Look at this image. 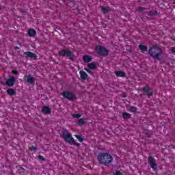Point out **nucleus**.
<instances>
[{
    "mask_svg": "<svg viewBox=\"0 0 175 175\" xmlns=\"http://www.w3.org/2000/svg\"><path fill=\"white\" fill-rule=\"evenodd\" d=\"M62 139H63L65 143H68L70 146H79V144L75 141V139L72 136V134L68 131V130H63L62 133L60 134Z\"/></svg>",
    "mask_w": 175,
    "mask_h": 175,
    "instance_id": "obj_1",
    "label": "nucleus"
},
{
    "mask_svg": "<svg viewBox=\"0 0 175 175\" xmlns=\"http://www.w3.org/2000/svg\"><path fill=\"white\" fill-rule=\"evenodd\" d=\"M149 55L154 59H159V57L162 55V49L158 46H152L149 49Z\"/></svg>",
    "mask_w": 175,
    "mask_h": 175,
    "instance_id": "obj_2",
    "label": "nucleus"
},
{
    "mask_svg": "<svg viewBox=\"0 0 175 175\" xmlns=\"http://www.w3.org/2000/svg\"><path fill=\"white\" fill-rule=\"evenodd\" d=\"M98 161L100 163L107 165L113 162V157L108 153H101L98 155Z\"/></svg>",
    "mask_w": 175,
    "mask_h": 175,
    "instance_id": "obj_3",
    "label": "nucleus"
},
{
    "mask_svg": "<svg viewBox=\"0 0 175 175\" xmlns=\"http://www.w3.org/2000/svg\"><path fill=\"white\" fill-rule=\"evenodd\" d=\"M62 95L64 98H66V99H68V100H75V99H76V95L70 92H63Z\"/></svg>",
    "mask_w": 175,
    "mask_h": 175,
    "instance_id": "obj_4",
    "label": "nucleus"
},
{
    "mask_svg": "<svg viewBox=\"0 0 175 175\" xmlns=\"http://www.w3.org/2000/svg\"><path fill=\"white\" fill-rule=\"evenodd\" d=\"M59 55H61L62 57H65V55H66V57H70V59H73L75 58V55H72V52L70 51H66V50L61 51L59 52Z\"/></svg>",
    "mask_w": 175,
    "mask_h": 175,
    "instance_id": "obj_5",
    "label": "nucleus"
},
{
    "mask_svg": "<svg viewBox=\"0 0 175 175\" xmlns=\"http://www.w3.org/2000/svg\"><path fill=\"white\" fill-rule=\"evenodd\" d=\"M148 160L150 165V167H152V169H153L154 172H157V170H158V168L157 167V163H155V159L152 158V156H150Z\"/></svg>",
    "mask_w": 175,
    "mask_h": 175,
    "instance_id": "obj_6",
    "label": "nucleus"
},
{
    "mask_svg": "<svg viewBox=\"0 0 175 175\" xmlns=\"http://www.w3.org/2000/svg\"><path fill=\"white\" fill-rule=\"evenodd\" d=\"M96 53H98V54H100V55H107V54L109 53L106 49L100 46H98L96 47Z\"/></svg>",
    "mask_w": 175,
    "mask_h": 175,
    "instance_id": "obj_7",
    "label": "nucleus"
},
{
    "mask_svg": "<svg viewBox=\"0 0 175 175\" xmlns=\"http://www.w3.org/2000/svg\"><path fill=\"white\" fill-rule=\"evenodd\" d=\"M15 83H16V79H14V77H12L11 78H10L5 81V84L8 87H13Z\"/></svg>",
    "mask_w": 175,
    "mask_h": 175,
    "instance_id": "obj_8",
    "label": "nucleus"
},
{
    "mask_svg": "<svg viewBox=\"0 0 175 175\" xmlns=\"http://www.w3.org/2000/svg\"><path fill=\"white\" fill-rule=\"evenodd\" d=\"M25 80L29 84H33L35 83V78L31 75H25Z\"/></svg>",
    "mask_w": 175,
    "mask_h": 175,
    "instance_id": "obj_9",
    "label": "nucleus"
},
{
    "mask_svg": "<svg viewBox=\"0 0 175 175\" xmlns=\"http://www.w3.org/2000/svg\"><path fill=\"white\" fill-rule=\"evenodd\" d=\"M143 91L149 98L150 96H152V90L150 88H144Z\"/></svg>",
    "mask_w": 175,
    "mask_h": 175,
    "instance_id": "obj_10",
    "label": "nucleus"
},
{
    "mask_svg": "<svg viewBox=\"0 0 175 175\" xmlns=\"http://www.w3.org/2000/svg\"><path fill=\"white\" fill-rule=\"evenodd\" d=\"M24 54L25 55H26V57H29V58H34V59L38 58V55H36V54L32 52L27 51V52H25Z\"/></svg>",
    "mask_w": 175,
    "mask_h": 175,
    "instance_id": "obj_11",
    "label": "nucleus"
},
{
    "mask_svg": "<svg viewBox=\"0 0 175 175\" xmlns=\"http://www.w3.org/2000/svg\"><path fill=\"white\" fill-rule=\"evenodd\" d=\"M42 111L44 114H50L51 113V109L47 106L42 107Z\"/></svg>",
    "mask_w": 175,
    "mask_h": 175,
    "instance_id": "obj_12",
    "label": "nucleus"
},
{
    "mask_svg": "<svg viewBox=\"0 0 175 175\" xmlns=\"http://www.w3.org/2000/svg\"><path fill=\"white\" fill-rule=\"evenodd\" d=\"M79 75L82 80H87V77H88V75H87V72H85L84 70H81L79 72Z\"/></svg>",
    "mask_w": 175,
    "mask_h": 175,
    "instance_id": "obj_13",
    "label": "nucleus"
},
{
    "mask_svg": "<svg viewBox=\"0 0 175 175\" xmlns=\"http://www.w3.org/2000/svg\"><path fill=\"white\" fill-rule=\"evenodd\" d=\"M83 60L84 61V62H86L88 64V62H91V61H92V57L88 55H85L83 57Z\"/></svg>",
    "mask_w": 175,
    "mask_h": 175,
    "instance_id": "obj_14",
    "label": "nucleus"
},
{
    "mask_svg": "<svg viewBox=\"0 0 175 175\" xmlns=\"http://www.w3.org/2000/svg\"><path fill=\"white\" fill-rule=\"evenodd\" d=\"M88 68L89 69H92V70L96 69V64L94 62L89 63V64H88Z\"/></svg>",
    "mask_w": 175,
    "mask_h": 175,
    "instance_id": "obj_15",
    "label": "nucleus"
},
{
    "mask_svg": "<svg viewBox=\"0 0 175 175\" xmlns=\"http://www.w3.org/2000/svg\"><path fill=\"white\" fill-rule=\"evenodd\" d=\"M115 73L118 77H125V72L122 71H116Z\"/></svg>",
    "mask_w": 175,
    "mask_h": 175,
    "instance_id": "obj_16",
    "label": "nucleus"
},
{
    "mask_svg": "<svg viewBox=\"0 0 175 175\" xmlns=\"http://www.w3.org/2000/svg\"><path fill=\"white\" fill-rule=\"evenodd\" d=\"M28 35L29 36L33 37L35 35H36V31L33 29H29L28 31Z\"/></svg>",
    "mask_w": 175,
    "mask_h": 175,
    "instance_id": "obj_17",
    "label": "nucleus"
},
{
    "mask_svg": "<svg viewBox=\"0 0 175 175\" xmlns=\"http://www.w3.org/2000/svg\"><path fill=\"white\" fill-rule=\"evenodd\" d=\"M122 116H123V118H124L125 120H128V118H131V113L127 112L123 113Z\"/></svg>",
    "mask_w": 175,
    "mask_h": 175,
    "instance_id": "obj_18",
    "label": "nucleus"
},
{
    "mask_svg": "<svg viewBox=\"0 0 175 175\" xmlns=\"http://www.w3.org/2000/svg\"><path fill=\"white\" fill-rule=\"evenodd\" d=\"M85 118H81L78 121V124L79 125H80V126H81V125H84V124H85Z\"/></svg>",
    "mask_w": 175,
    "mask_h": 175,
    "instance_id": "obj_19",
    "label": "nucleus"
},
{
    "mask_svg": "<svg viewBox=\"0 0 175 175\" xmlns=\"http://www.w3.org/2000/svg\"><path fill=\"white\" fill-rule=\"evenodd\" d=\"M139 49L142 51H147V46L146 45L140 44L139 45Z\"/></svg>",
    "mask_w": 175,
    "mask_h": 175,
    "instance_id": "obj_20",
    "label": "nucleus"
},
{
    "mask_svg": "<svg viewBox=\"0 0 175 175\" xmlns=\"http://www.w3.org/2000/svg\"><path fill=\"white\" fill-rule=\"evenodd\" d=\"M8 95H16V92L13 89H9L7 90Z\"/></svg>",
    "mask_w": 175,
    "mask_h": 175,
    "instance_id": "obj_21",
    "label": "nucleus"
},
{
    "mask_svg": "<svg viewBox=\"0 0 175 175\" xmlns=\"http://www.w3.org/2000/svg\"><path fill=\"white\" fill-rule=\"evenodd\" d=\"M75 137H77V139H78L79 142H80L81 143H83V142L84 141L81 135H75Z\"/></svg>",
    "mask_w": 175,
    "mask_h": 175,
    "instance_id": "obj_22",
    "label": "nucleus"
},
{
    "mask_svg": "<svg viewBox=\"0 0 175 175\" xmlns=\"http://www.w3.org/2000/svg\"><path fill=\"white\" fill-rule=\"evenodd\" d=\"M109 11H110V8L109 7L102 8V12H103L104 13H107V12H109Z\"/></svg>",
    "mask_w": 175,
    "mask_h": 175,
    "instance_id": "obj_23",
    "label": "nucleus"
},
{
    "mask_svg": "<svg viewBox=\"0 0 175 175\" xmlns=\"http://www.w3.org/2000/svg\"><path fill=\"white\" fill-rule=\"evenodd\" d=\"M72 116L74 118H80V117H81V114L80 113H73L72 115Z\"/></svg>",
    "mask_w": 175,
    "mask_h": 175,
    "instance_id": "obj_24",
    "label": "nucleus"
},
{
    "mask_svg": "<svg viewBox=\"0 0 175 175\" xmlns=\"http://www.w3.org/2000/svg\"><path fill=\"white\" fill-rule=\"evenodd\" d=\"M136 110H137V109L135 107H131L130 108V111H131L132 113H136Z\"/></svg>",
    "mask_w": 175,
    "mask_h": 175,
    "instance_id": "obj_25",
    "label": "nucleus"
},
{
    "mask_svg": "<svg viewBox=\"0 0 175 175\" xmlns=\"http://www.w3.org/2000/svg\"><path fill=\"white\" fill-rule=\"evenodd\" d=\"M29 150H30V151H35V150H38V148L35 147V146H31L29 148Z\"/></svg>",
    "mask_w": 175,
    "mask_h": 175,
    "instance_id": "obj_26",
    "label": "nucleus"
},
{
    "mask_svg": "<svg viewBox=\"0 0 175 175\" xmlns=\"http://www.w3.org/2000/svg\"><path fill=\"white\" fill-rule=\"evenodd\" d=\"M38 158L40 159V161H44V157H43L42 155H38Z\"/></svg>",
    "mask_w": 175,
    "mask_h": 175,
    "instance_id": "obj_27",
    "label": "nucleus"
},
{
    "mask_svg": "<svg viewBox=\"0 0 175 175\" xmlns=\"http://www.w3.org/2000/svg\"><path fill=\"white\" fill-rule=\"evenodd\" d=\"M115 175H122V172L120 171H117L115 174Z\"/></svg>",
    "mask_w": 175,
    "mask_h": 175,
    "instance_id": "obj_28",
    "label": "nucleus"
},
{
    "mask_svg": "<svg viewBox=\"0 0 175 175\" xmlns=\"http://www.w3.org/2000/svg\"><path fill=\"white\" fill-rule=\"evenodd\" d=\"M85 70H86L88 73H91V70H90V68H85Z\"/></svg>",
    "mask_w": 175,
    "mask_h": 175,
    "instance_id": "obj_29",
    "label": "nucleus"
},
{
    "mask_svg": "<svg viewBox=\"0 0 175 175\" xmlns=\"http://www.w3.org/2000/svg\"><path fill=\"white\" fill-rule=\"evenodd\" d=\"M12 73H14V75H17L18 73V71L13 70Z\"/></svg>",
    "mask_w": 175,
    "mask_h": 175,
    "instance_id": "obj_30",
    "label": "nucleus"
},
{
    "mask_svg": "<svg viewBox=\"0 0 175 175\" xmlns=\"http://www.w3.org/2000/svg\"><path fill=\"white\" fill-rule=\"evenodd\" d=\"M172 53H175V48H172Z\"/></svg>",
    "mask_w": 175,
    "mask_h": 175,
    "instance_id": "obj_31",
    "label": "nucleus"
},
{
    "mask_svg": "<svg viewBox=\"0 0 175 175\" xmlns=\"http://www.w3.org/2000/svg\"><path fill=\"white\" fill-rule=\"evenodd\" d=\"M15 49H16L17 50H18V49H20L18 46H16Z\"/></svg>",
    "mask_w": 175,
    "mask_h": 175,
    "instance_id": "obj_32",
    "label": "nucleus"
},
{
    "mask_svg": "<svg viewBox=\"0 0 175 175\" xmlns=\"http://www.w3.org/2000/svg\"><path fill=\"white\" fill-rule=\"evenodd\" d=\"M139 10H142V8H139Z\"/></svg>",
    "mask_w": 175,
    "mask_h": 175,
    "instance_id": "obj_33",
    "label": "nucleus"
},
{
    "mask_svg": "<svg viewBox=\"0 0 175 175\" xmlns=\"http://www.w3.org/2000/svg\"><path fill=\"white\" fill-rule=\"evenodd\" d=\"M123 96L125 97V95H124Z\"/></svg>",
    "mask_w": 175,
    "mask_h": 175,
    "instance_id": "obj_34",
    "label": "nucleus"
},
{
    "mask_svg": "<svg viewBox=\"0 0 175 175\" xmlns=\"http://www.w3.org/2000/svg\"><path fill=\"white\" fill-rule=\"evenodd\" d=\"M174 3H175V2H174Z\"/></svg>",
    "mask_w": 175,
    "mask_h": 175,
    "instance_id": "obj_35",
    "label": "nucleus"
}]
</instances>
